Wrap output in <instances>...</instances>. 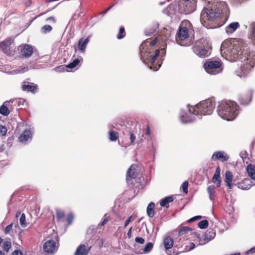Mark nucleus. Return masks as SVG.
Instances as JSON below:
<instances>
[{"instance_id": "10", "label": "nucleus", "mask_w": 255, "mask_h": 255, "mask_svg": "<svg viewBox=\"0 0 255 255\" xmlns=\"http://www.w3.org/2000/svg\"><path fill=\"white\" fill-rule=\"evenodd\" d=\"M137 166L132 164L127 171L126 174V181L128 185L133 184L132 180L135 179L137 175L136 170Z\"/></svg>"}, {"instance_id": "59", "label": "nucleus", "mask_w": 255, "mask_h": 255, "mask_svg": "<svg viewBox=\"0 0 255 255\" xmlns=\"http://www.w3.org/2000/svg\"><path fill=\"white\" fill-rule=\"evenodd\" d=\"M253 35H254L255 38V26L253 29ZM254 42L255 43V39L254 40Z\"/></svg>"}, {"instance_id": "48", "label": "nucleus", "mask_w": 255, "mask_h": 255, "mask_svg": "<svg viewBox=\"0 0 255 255\" xmlns=\"http://www.w3.org/2000/svg\"><path fill=\"white\" fill-rule=\"evenodd\" d=\"M201 218H202V216H196L193 217L191 218V219H190L188 221V223H191V222L195 221H196L197 220L201 219Z\"/></svg>"}, {"instance_id": "57", "label": "nucleus", "mask_w": 255, "mask_h": 255, "mask_svg": "<svg viewBox=\"0 0 255 255\" xmlns=\"http://www.w3.org/2000/svg\"><path fill=\"white\" fill-rule=\"evenodd\" d=\"M131 230L132 227H130L127 233L128 237L129 239H130L131 237Z\"/></svg>"}, {"instance_id": "53", "label": "nucleus", "mask_w": 255, "mask_h": 255, "mask_svg": "<svg viewBox=\"0 0 255 255\" xmlns=\"http://www.w3.org/2000/svg\"><path fill=\"white\" fill-rule=\"evenodd\" d=\"M46 20V21H51V22H52L53 23H55L56 22L55 18L53 16H50V17H49L47 18Z\"/></svg>"}, {"instance_id": "31", "label": "nucleus", "mask_w": 255, "mask_h": 255, "mask_svg": "<svg viewBox=\"0 0 255 255\" xmlns=\"http://www.w3.org/2000/svg\"><path fill=\"white\" fill-rule=\"evenodd\" d=\"M126 35V32L125 27L122 26L120 27L119 33L117 34V38L118 39L124 38Z\"/></svg>"}, {"instance_id": "27", "label": "nucleus", "mask_w": 255, "mask_h": 255, "mask_svg": "<svg viewBox=\"0 0 255 255\" xmlns=\"http://www.w3.org/2000/svg\"><path fill=\"white\" fill-rule=\"evenodd\" d=\"M155 204L153 202H150L147 206L146 212L148 216L152 218L155 215Z\"/></svg>"}, {"instance_id": "42", "label": "nucleus", "mask_w": 255, "mask_h": 255, "mask_svg": "<svg viewBox=\"0 0 255 255\" xmlns=\"http://www.w3.org/2000/svg\"><path fill=\"white\" fill-rule=\"evenodd\" d=\"M207 192L210 195V199H212V196L215 192V188L214 185L209 186L207 188Z\"/></svg>"}, {"instance_id": "3", "label": "nucleus", "mask_w": 255, "mask_h": 255, "mask_svg": "<svg viewBox=\"0 0 255 255\" xmlns=\"http://www.w3.org/2000/svg\"><path fill=\"white\" fill-rule=\"evenodd\" d=\"M222 13L221 10L216 5L212 4L205 7L200 15V21L202 24L207 28H213L212 22L219 17Z\"/></svg>"}, {"instance_id": "54", "label": "nucleus", "mask_w": 255, "mask_h": 255, "mask_svg": "<svg viewBox=\"0 0 255 255\" xmlns=\"http://www.w3.org/2000/svg\"><path fill=\"white\" fill-rule=\"evenodd\" d=\"M145 134L148 136H150L151 135V132L150 130V127L149 125H147L146 128Z\"/></svg>"}, {"instance_id": "15", "label": "nucleus", "mask_w": 255, "mask_h": 255, "mask_svg": "<svg viewBox=\"0 0 255 255\" xmlns=\"http://www.w3.org/2000/svg\"><path fill=\"white\" fill-rule=\"evenodd\" d=\"M21 88L23 91L30 92L34 94L38 90V86L34 83L24 82V84L21 86Z\"/></svg>"}, {"instance_id": "62", "label": "nucleus", "mask_w": 255, "mask_h": 255, "mask_svg": "<svg viewBox=\"0 0 255 255\" xmlns=\"http://www.w3.org/2000/svg\"><path fill=\"white\" fill-rule=\"evenodd\" d=\"M0 255H5L2 251L0 250Z\"/></svg>"}, {"instance_id": "19", "label": "nucleus", "mask_w": 255, "mask_h": 255, "mask_svg": "<svg viewBox=\"0 0 255 255\" xmlns=\"http://www.w3.org/2000/svg\"><path fill=\"white\" fill-rule=\"evenodd\" d=\"M252 186V181L249 179L246 178L238 183V188L243 190H248Z\"/></svg>"}, {"instance_id": "30", "label": "nucleus", "mask_w": 255, "mask_h": 255, "mask_svg": "<svg viewBox=\"0 0 255 255\" xmlns=\"http://www.w3.org/2000/svg\"><path fill=\"white\" fill-rule=\"evenodd\" d=\"M56 218L58 221H61L64 219L65 217V214L64 211L60 209H57L55 210Z\"/></svg>"}, {"instance_id": "47", "label": "nucleus", "mask_w": 255, "mask_h": 255, "mask_svg": "<svg viewBox=\"0 0 255 255\" xmlns=\"http://www.w3.org/2000/svg\"><path fill=\"white\" fill-rule=\"evenodd\" d=\"M135 241L136 243H139L140 244H141V245L143 244L144 243V242H145L144 240L142 238L139 237H136L135 238Z\"/></svg>"}, {"instance_id": "49", "label": "nucleus", "mask_w": 255, "mask_h": 255, "mask_svg": "<svg viewBox=\"0 0 255 255\" xmlns=\"http://www.w3.org/2000/svg\"><path fill=\"white\" fill-rule=\"evenodd\" d=\"M14 138L13 136L9 137L7 140V145L10 147L13 143Z\"/></svg>"}, {"instance_id": "52", "label": "nucleus", "mask_w": 255, "mask_h": 255, "mask_svg": "<svg viewBox=\"0 0 255 255\" xmlns=\"http://www.w3.org/2000/svg\"><path fill=\"white\" fill-rule=\"evenodd\" d=\"M55 70L58 71L63 72L65 71V67L63 65L60 66L55 68Z\"/></svg>"}, {"instance_id": "64", "label": "nucleus", "mask_w": 255, "mask_h": 255, "mask_svg": "<svg viewBox=\"0 0 255 255\" xmlns=\"http://www.w3.org/2000/svg\"><path fill=\"white\" fill-rule=\"evenodd\" d=\"M231 255H240V253H236L235 254Z\"/></svg>"}, {"instance_id": "40", "label": "nucleus", "mask_w": 255, "mask_h": 255, "mask_svg": "<svg viewBox=\"0 0 255 255\" xmlns=\"http://www.w3.org/2000/svg\"><path fill=\"white\" fill-rule=\"evenodd\" d=\"M73 219H74L73 214L72 213L68 214V215H67L66 219L68 226L71 224V223L73 222Z\"/></svg>"}, {"instance_id": "25", "label": "nucleus", "mask_w": 255, "mask_h": 255, "mask_svg": "<svg viewBox=\"0 0 255 255\" xmlns=\"http://www.w3.org/2000/svg\"><path fill=\"white\" fill-rule=\"evenodd\" d=\"M246 170L251 179L255 180V166L252 164H249L247 166Z\"/></svg>"}, {"instance_id": "14", "label": "nucleus", "mask_w": 255, "mask_h": 255, "mask_svg": "<svg viewBox=\"0 0 255 255\" xmlns=\"http://www.w3.org/2000/svg\"><path fill=\"white\" fill-rule=\"evenodd\" d=\"M163 245L165 250L167 251V254L168 255H177L176 253L174 252H171V251L169 250L171 249L174 244V242L173 239L169 236H167L163 240Z\"/></svg>"}, {"instance_id": "35", "label": "nucleus", "mask_w": 255, "mask_h": 255, "mask_svg": "<svg viewBox=\"0 0 255 255\" xmlns=\"http://www.w3.org/2000/svg\"><path fill=\"white\" fill-rule=\"evenodd\" d=\"M198 227L201 229H206L208 227L209 222L207 220H203L198 223Z\"/></svg>"}, {"instance_id": "7", "label": "nucleus", "mask_w": 255, "mask_h": 255, "mask_svg": "<svg viewBox=\"0 0 255 255\" xmlns=\"http://www.w3.org/2000/svg\"><path fill=\"white\" fill-rule=\"evenodd\" d=\"M204 68L208 73L216 75L223 71L224 67L221 60L209 59L204 63Z\"/></svg>"}, {"instance_id": "22", "label": "nucleus", "mask_w": 255, "mask_h": 255, "mask_svg": "<svg viewBox=\"0 0 255 255\" xmlns=\"http://www.w3.org/2000/svg\"><path fill=\"white\" fill-rule=\"evenodd\" d=\"M90 250V248H87L85 245H80L77 248L74 255H87Z\"/></svg>"}, {"instance_id": "50", "label": "nucleus", "mask_w": 255, "mask_h": 255, "mask_svg": "<svg viewBox=\"0 0 255 255\" xmlns=\"http://www.w3.org/2000/svg\"><path fill=\"white\" fill-rule=\"evenodd\" d=\"M132 218V216H129L126 221L125 223V227L126 228L127 226L129 224V223L131 222V219Z\"/></svg>"}, {"instance_id": "44", "label": "nucleus", "mask_w": 255, "mask_h": 255, "mask_svg": "<svg viewBox=\"0 0 255 255\" xmlns=\"http://www.w3.org/2000/svg\"><path fill=\"white\" fill-rule=\"evenodd\" d=\"M107 216V214H105V218L104 219V220L103 221V222L98 225L99 227L100 226H104L110 221V216Z\"/></svg>"}, {"instance_id": "23", "label": "nucleus", "mask_w": 255, "mask_h": 255, "mask_svg": "<svg viewBox=\"0 0 255 255\" xmlns=\"http://www.w3.org/2000/svg\"><path fill=\"white\" fill-rule=\"evenodd\" d=\"M233 181V174L230 171H227L225 173V182L226 183L227 186L229 189H232L233 187V184L232 183Z\"/></svg>"}, {"instance_id": "43", "label": "nucleus", "mask_w": 255, "mask_h": 255, "mask_svg": "<svg viewBox=\"0 0 255 255\" xmlns=\"http://www.w3.org/2000/svg\"><path fill=\"white\" fill-rule=\"evenodd\" d=\"M183 193L187 194L188 193V182L184 181L181 186Z\"/></svg>"}, {"instance_id": "55", "label": "nucleus", "mask_w": 255, "mask_h": 255, "mask_svg": "<svg viewBox=\"0 0 255 255\" xmlns=\"http://www.w3.org/2000/svg\"><path fill=\"white\" fill-rule=\"evenodd\" d=\"M255 253V247L251 248L250 250H249V251H248L246 253V255H249V254H253Z\"/></svg>"}, {"instance_id": "18", "label": "nucleus", "mask_w": 255, "mask_h": 255, "mask_svg": "<svg viewBox=\"0 0 255 255\" xmlns=\"http://www.w3.org/2000/svg\"><path fill=\"white\" fill-rule=\"evenodd\" d=\"M32 133L29 129L24 130L18 137V140L20 142H25L29 139H31Z\"/></svg>"}, {"instance_id": "11", "label": "nucleus", "mask_w": 255, "mask_h": 255, "mask_svg": "<svg viewBox=\"0 0 255 255\" xmlns=\"http://www.w3.org/2000/svg\"><path fill=\"white\" fill-rule=\"evenodd\" d=\"M21 57L23 58H28L33 53V47L32 46L24 44L19 46Z\"/></svg>"}, {"instance_id": "13", "label": "nucleus", "mask_w": 255, "mask_h": 255, "mask_svg": "<svg viewBox=\"0 0 255 255\" xmlns=\"http://www.w3.org/2000/svg\"><path fill=\"white\" fill-rule=\"evenodd\" d=\"M253 92L249 90L241 94L239 97L240 103L243 105H248L252 100Z\"/></svg>"}, {"instance_id": "5", "label": "nucleus", "mask_w": 255, "mask_h": 255, "mask_svg": "<svg viewBox=\"0 0 255 255\" xmlns=\"http://www.w3.org/2000/svg\"><path fill=\"white\" fill-rule=\"evenodd\" d=\"M215 107L214 99H208L203 101L194 106L189 107V112L191 114L197 116L210 115Z\"/></svg>"}, {"instance_id": "21", "label": "nucleus", "mask_w": 255, "mask_h": 255, "mask_svg": "<svg viewBox=\"0 0 255 255\" xmlns=\"http://www.w3.org/2000/svg\"><path fill=\"white\" fill-rule=\"evenodd\" d=\"M240 26L238 22H232L227 25L226 28V32L228 34H232Z\"/></svg>"}, {"instance_id": "32", "label": "nucleus", "mask_w": 255, "mask_h": 255, "mask_svg": "<svg viewBox=\"0 0 255 255\" xmlns=\"http://www.w3.org/2000/svg\"><path fill=\"white\" fill-rule=\"evenodd\" d=\"M192 231V229L190 227H182L181 228H180V229L179 230L178 235L181 236L185 234L188 233L189 232H191Z\"/></svg>"}, {"instance_id": "34", "label": "nucleus", "mask_w": 255, "mask_h": 255, "mask_svg": "<svg viewBox=\"0 0 255 255\" xmlns=\"http://www.w3.org/2000/svg\"><path fill=\"white\" fill-rule=\"evenodd\" d=\"M109 138L111 141H116L119 138V133L114 131H110L109 132Z\"/></svg>"}, {"instance_id": "60", "label": "nucleus", "mask_w": 255, "mask_h": 255, "mask_svg": "<svg viewBox=\"0 0 255 255\" xmlns=\"http://www.w3.org/2000/svg\"><path fill=\"white\" fill-rule=\"evenodd\" d=\"M191 247H190V249H194V248H195V244H194V243H191Z\"/></svg>"}, {"instance_id": "39", "label": "nucleus", "mask_w": 255, "mask_h": 255, "mask_svg": "<svg viewBox=\"0 0 255 255\" xmlns=\"http://www.w3.org/2000/svg\"><path fill=\"white\" fill-rule=\"evenodd\" d=\"M11 247V243L9 241H5L3 245V249L6 252H8Z\"/></svg>"}, {"instance_id": "12", "label": "nucleus", "mask_w": 255, "mask_h": 255, "mask_svg": "<svg viewBox=\"0 0 255 255\" xmlns=\"http://www.w3.org/2000/svg\"><path fill=\"white\" fill-rule=\"evenodd\" d=\"M11 42L10 39H6L0 42V50L8 55H13V51L10 49Z\"/></svg>"}, {"instance_id": "58", "label": "nucleus", "mask_w": 255, "mask_h": 255, "mask_svg": "<svg viewBox=\"0 0 255 255\" xmlns=\"http://www.w3.org/2000/svg\"><path fill=\"white\" fill-rule=\"evenodd\" d=\"M247 154L246 153H245V154H243L241 157L242 158L243 160V161L245 162V158H246V156H247Z\"/></svg>"}, {"instance_id": "17", "label": "nucleus", "mask_w": 255, "mask_h": 255, "mask_svg": "<svg viewBox=\"0 0 255 255\" xmlns=\"http://www.w3.org/2000/svg\"><path fill=\"white\" fill-rule=\"evenodd\" d=\"M90 36L80 38L78 42V50L82 53L85 51L87 44L90 41Z\"/></svg>"}, {"instance_id": "56", "label": "nucleus", "mask_w": 255, "mask_h": 255, "mask_svg": "<svg viewBox=\"0 0 255 255\" xmlns=\"http://www.w3.org/2000/svg\"><path fill=\"white\" fill-rule=\"evenodd\" d=\"M115 5V4H113L112 5H111L110 6L108 7V8H107L106 9H105L103 12L102 13L103 14H105L113 6H114V5Z\"/></svg>"}, {"instance_id": "6", "label": "nucleus", "mask_w": 255, "mask_h": 255, "mask_svg": "<svg viewBox=\"0 0 255 255\" xmlns=\"http://www.w3.org/2000/svg\"><path fill=\"white\" fill-rule=\"evenodd\" d=\"M193 31V29L191 23L188 20H183L180 24L176 36L177 43L181 46L189 45L190 43H187L186 41L189 38V34Z\"/></svg>"}, {"instance_id": "37", "label": "nucleus", "mask_w": 255, "mask_h": 255, "mask_svg": "<svg viewBox=\"0 0 255 255\" xmlns=\"http://www.w3.org/2000/svg\"><path fill=\"white\" fill-rule=\"evenodd\" d=\"M153 247V245L152 243L149 242L147 244L144 248L143 249V251L144 253H149L151 251Z\"/></svg>"}, {"instance_id": "45", "label": "nucleus", "mask_w": 255, "mask_h": 255, "mask_svg": "<svg viewBox=\"0 0 255 255\" xmlns=\"http://www.w3.org/2000/svg\"><path fill=\"white\" fill-rule=\"evenodd\" d=\"M7 130V128L5 126H0V132L1 135H5Z\"/></svg>"}, {"instance_id": "63", "label": "nucleus", "mask_w": 255, "mask_h": 255, "mask_svg": "<svg viewBox=\"0 0 255 255\" xmlns=\"http://www.w3.org/2000/svg\"><path fill=\"white\" fill-rule=\"evenodd\" d=\"M2 242H3V239L1 237H0V245L2 243Z\"/></svg>"}, {"instance_id": "1", "label": "nucleus", "mask_w": 255, "mask_h": 255, "mask_svg": "<svg viewBox=\"0 0 255 255\" xmlns=\"http://www.w3.org/2000/svg\"><path fill=\"white\" fill-rule=\"evenodd\" d=\"M230 56L235 60H239L241 62L236 70V74L241 78L248 75L255 65V52L247 48L242 39L233 41Z\"/></svg>"}, {"instance_id": "8", "label": "nucleus", "mask_w": 255, "mask_h": 255, "mask_svg": "<svg viewBox=\"0 0 255 255\" xmlns=\"http://www.w3.org/2000/svg\"><path fill=\"white\" fill-rule=\"evenodd\" d=\"M203 40V39H200L198 41H197L195 45L193 46L192 50L193 52L200 57H207L209 54V50L206 48L205 46H200L199 43Z\"/></svg>"}, {"instance_id": "20", "label": "nucleus", "mask_w": 255, "mask_h": 255, "mask_svg": "<svg viewBox=\"0 0 255 255\" xmlns=\"http://www.w3.org/2000/svg\"><path fill=\"white\" fill-rule=\"evenodd\" d=\"M220 170V168L219 166L217 167L216 169L215 174L212 178V181L216 184L217 187H220L221 184Z\"/></svg>"}, {"instance_id": "61", "label": "nucleus", "mask_w": 255, "mask_h": 255, "mask_svg": "<svg viewBox=\"0 0 255 255\" xmlns=\"http://www.w3.org/2000/svg\"><path fill=\"white\" fill-rule=\"evenodd\" d=\"M49 11V10H47V11L43 12H42V13H40V14L38 15V16H41V15H43V14H45L47 12H48V11Z\"/></svg>"}, {"instance_id": "51", "label": "nucleus", "mask_w": 255, "mask_h": 255, "mask_svg": "<svg viewBox=\"0 0 255 255\" xmlns=\"http://www.w3.org/2000/svg\"><path fill=\"white\" fill-rule=\"evenodd\" d=\"M11 255H23V253L20 250H15L12 253Z\"/></svg>"}, {"instance_id": "26", "label": "nucleus", "mask_w": 255, "mask_h": 255, "mask_svg": "<svg viewBox=\"0 0 255 255\" xmlns=\"http://www.w3.org/2000/svg\"><path fill=\"white\" fill-rule=\"evenodd\" d=\"M173 200L174 199L172 196L166 197L161 200L160 205L161 207H165L166 208H168L169 207V204L172 202Z\"/></svg>"}, {"instance_id": "24", "label": "nucleus", "mask_w": 255, "mask_h": 255, "mask_svg": "<svg viewBox=\"0 0 255 255\" xmlns=\"http://www.w3.org/2000/svg\"><path fill=\"white\" fill-rule=\"evenodd\" d=\"M10 102L6 101L0 107V113L3 116H7L9 115L10 111L8 108L9 106Z\"/></svg>"}, {"instance_id": "4", "label": "nucleus", "mask_w": 255, "mask_h": 255, "mask_svg": "<svg viewBox=\"0 0 255 255\" xmlns=\"http://www.w3.org/2000/svg\"><path fill=\"white\" fill-rule=\"evenodd\" d=\"M239 107L234 102L222 101L217 108L219 116L227 121L234 120L239 114Z\"/></svg>"}, {"instance_id": "41", "label": "nucleus", "mask_w": 255, "mask_h": 255, "mask_svg": "<svg viewBox=\"0 0 255 255\" xmlns=\"http://www.w3.org/2000/svg\"><path fill=\"white\" fill-rule=\"evenodd\" d=\"M128 135L129 136V139L130 141V144H133L135 139H136V136L135 134L131 131H129L128 132Z\"/></svg>"}, {"instance_id": "36", "label": "nucleus", "mask_w": 255, "mask_h": 255, "mask_svg": "<svg viewBox=\"0 0 255 255\" xmlns=\"http://www.w3.org/2000/svg\"><path fill=\"white\" fill-rule=\"evenodd\" d=\"M52 30V27L49 25H45L41 27V31L42 33L45 34L50 32Z\"/></svg>"}, {"instance_id": "38", "label": "nucleus", "mask_w": 255, "mask_h": 255, "mask_svg": "<svg viewBox=\"0 0 255 255\" xmlns=\"http://www.w3.org/2000/svg\"><path fill=\"white\" fill-rule=\"evenodd\" d=\"M19 222L21 226L22 227H26L27 226V224L26 223L25 220V216L24 214H22L19 219Z\"/></svg>"}, {"instance_id": "9", "label": "nucleus", "mask_w": 255, "mask_h": 255, "mask_svg": "<svg viewBox=\"0 0 255 255\" xmlns=\"http://www.w3.org/2000/svg\"><path fill=\"white\" fill-rule=\"evenodd\" d=\"M58 248L56 242L53 240L47 241L43 245V249L48 254H53Z\"/></svg>"}, {"instance_id": "46", "label": "nucleus", "mask_w": 255, "mask_h": 255, "mask_svg": "<svg viewBox=\"0 0 255 255\" xmlns=\"http://www.w3.org/2000/svg\"><path fill=\"white\" fill-rule=\"evenodd\" d=\"M13 224L11 223L10 224L7 226L4 230V232L6 234H8L12 230Z\"/></svg>"}, {"instance_id": "29", "label": "nucleus", "mask_w": 255, "mask_h": 255, "mask_svg": "<svg viewBox=\"0 0 255 255\" xmlns=\"http://www.w3.org/2000/svg\"><path fill=\"white\" fill-rule=\"evenodd\" d=\"M180 119L183 123H188L193 121V120L186 113H182L180 115Z\"/></svg>"}, {"instance_id": "33", "label": "nucleus", "mask_w": 255, "mask_h": 255, "mask_svg": "<svg viewBox=\"0 0 255 255\" xmlns=\"http://www.w3.org/2000/svg\"><path fill=\"white\" fill-rule=\"evenodd\" d=\"M80 59H79V58H76L75 60H74V61L73 62H71L69 64L67 65L66 66V67L68 68H75L76 66H77L79 64V63L80 62V60H82V57H80Z\"/></svg>"}, {"instance_id": "16", "label": "nucleus", "mask_w": 255, "mask_h": 255, "mask_svg": "<svg viewBox=\"0 0 255 255\" xmlns=\"http://www.w3.org/2000/svg\"><path fill=\"white\" fill-rule=\"evenodd\" d=\"M212 158L214 160H219L222 162H224L229 159V156L224 152L216 151L213 153Z\"/></svg>"}, {"instance_id": "2", "label": "nucleus", "mask_w": 255, "mask_h": 255, "mask_svg": "<svg viewBox=\"0 0 255 255\" xmlns=\"http://www.w3.org/2000/svg\"><path fill=\"white\" fill-rule=\"evenodd\" d=\"M157 37L153 39L148 38L144 41L139 46L140 59L143 62L147 60L153 66L154 65L156 58L159 56L160 51H161L162 54L165 53L164 48L160 50L159 48L157 47Z\"/></svg>"}, {"instance_id": "28", "label": "nucleus", "mask_w": 255, "mask_h": 255, "mask_svg": "<svg viewBox=\"0 0 255 255\" xmlns=\"http://www.w3.org/2000/svg\"><path fill=\"white\" fill-rule=\"evenodd\" d=\"M216 234L213 230L208 231L203 235V239L208 242L215 237Z\"/></svg>"}]
</instances>
